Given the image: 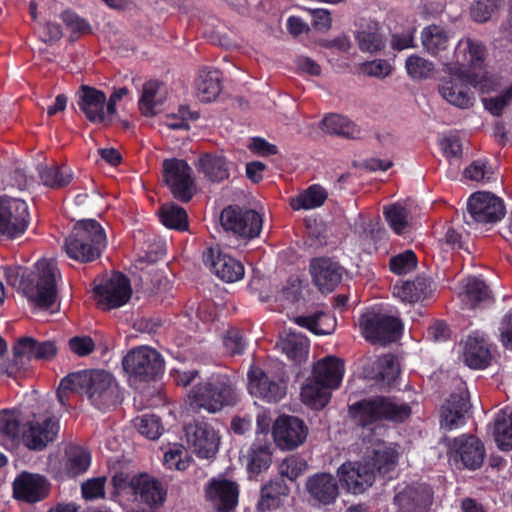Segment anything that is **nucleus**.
<instances>
[{"instance_id":"nucleus-5","label":"nucleus","mask_w":512,"mask_h":512,"mask_svg":"<svg viewBox=\"0 0 512 512\" xmlns=\"http://www.w3.org/2000/svg\"><path fill=\"white\" fill-rule=\"evenodd\" d=\"M106 244V234L101 225L93 219H86L75 224L64 248L70 258L91 262L101 255Z\"/></svg>"},{"instance_id":"nucleus-18","label":"nucleus","mask_w":512,"mask_h":512,"mask_svg":"<svg viewBox=\"0 0 512 512\" xmlns=\"http://www.w3.org/2000/svg\"><path fill=\"white\" fill-rule=\"evenodd\" d=\"M484 456L483 444L473 436L462 435L455 438L450 447V460L471 470L481 466Z\"/></svg>"},{"instance_id":"nucleus-46","label":"nucleus","mask_w":512,"mask_h":512,"mask_svg":"<svg viewBox=\"0 0 512 512\" xmlns=\"http://www.w3.org/2000/svg\"><path fill=\"white\" fill-rule=\"evenodd\" d=\"M288 487L282 480L270 482L262 488L258 509L266 512L277 508L281 504V498L288 495Z\"/></svg>"},{"instance_id":"nucleus-52","label":"nucleus","mask_w":512,"mask_h":512,"mask_svg":"<svg viewBox=\"0 0 512 512\" xmlns=\"http://www.w3.org/2000/svg\"><path fill=\"white\" fill-rule=\"evenodd\" d=\"M491 299L490 291L482 280L468 278L464 285V300L471 306L477 307L488 303Z\"/></svg>"},{"instance_id":"nucleus-24","label":"nucleus","mask_w":512,"mask_h":512,"mask_svg":"<svg viewBox=\"0 0 512 512\" xmlns=\"http://www.w3.org/2000/svg\"><path fill=\"white\" fill-rule=\"evenodd\" d=\"M13 494L18 500L35 503L48 495V484L39 474L23 472L13 482Z\"/></svg>"},{"instance_id":"nucleus-31","label":"nucleus","mask_w":512,"mask_h":512,"mask_svg":"<svg viewBox=\"0 0 512 512\" xmlns=\"http://www.w3.org/2000/svg\"><path fill=\"white\" fill-rule=\"evenodd\" d=\"M451 36L442 26L432 24L421 31V43L423 49L433 57L438 58L441 64L442 58L450 55L447 53Z\"/></svg>"},{"instance_id":"nucleus-3","label":"nucleus","mask_w":512,"mask_h":512,"mask_svg":"<svg viewBox=\"0 0 512 512\" xmlns=\"http://www.w3.org/2000/svg\"><path fill=\"white\" fill-rule=\"evenodd\" d=\"M487 48L480 41L470 36L460 38L450 55L442 58L443 73L459 79H466L469 85L478 87V71L484 66Z\"/></svg>"},{"instance_id":"nucleus-29","label":"nucleus","mask_w":512,"mask_h":512,"mask_svg":"<svg viewBox=\"0 0 512 512\" xmlns=\"http://www.w3.org/2000/svg\"><path fill=\"white\" fill-rule=\"evenodd\" d=\"M461 359L472 369H483L488 366L491 353L484 336L473 334L461 343Z\"/></svg>"},{"instance_id":"nucleus-48","label":"nucleus","mask_w":512,"mask_h":512,"mask_svg":"<svg viewBox=\"0 0 512 512\" xmlns=\"http://www.w3.org/2000/svg\"><path fill=\"white\" fill-rule=\"evenodd\" d=\"M296 323L315 334L327 335L335 330L336 318L330 314L318 312L309 317H298Z\"/></svg>"},{"instance_id":"nucleus-14","label":"nucleus","mask_w":512,"mask_h":512,"mask_svg":"<svg viewBox=\"0 0 512 512\" xmlns=\"http://www.w3.org/2000/svg\"><path fill=\"white\" fill-rule=\"evenodd\" d=\"M59 432L58 420L52 416H38L24 427L22 440L32 450H42L54 441Z\"/></svg>"},{"instance_id":"nucleus-49","label":"nucleus","mask_w":512,"mask_h":512,"mask_svg":"<svg viewBox=\"0 0 512 512\" xmlns=\"http://www.w3.org/2000/svg\"><path fill=\"white\" fill-rule=\"evenodd\" d=\"M34 340L23 338L14 346L13 363L5 370L8 375H13L20 369H25L34 359Z\"/></svg>"},{"instance_id":"nucleus-23","label":"nucleus","mask_w":512,"mask_h":512,"mask_svg":"<svg viewBox=\"0 0 512 512\" xmlns=\"http://www.w3.org/2000/svg\"><path fill=\"white\" fill-rule=\"evenodd\" d=\"M432 503V491L427 485L408 486L394 497L396 512H426Z\"/></svg>"},{"instance_id":"nucleus-54","label":"nucleus","mask_w":512,"mask_h":512,"mask_svg":"<svg viewBox=\"0 0 512 512\" xmlns=\"http://www.w3.org/2000/svg\"><path fill=\"white\" fill-rule=\"evenodd\" d=\"M19 432V417L14 411L0 412V443L13 442Z\"/></svg>"},{"instance_id":"nucleus-57","label":"nucleus","mask_w":512,"mask_h":512,"mask_svg":"<svg viewBox=\"0 0 512 512\" xmlns=\"http://www.w3.org/2000/svg\"><path fill=\"white\" fill-rule=\"evenodd\" d=\"M416 266L417 258L412 250H406L390 259V269L398 275L410 273Z\"/></svg>"},{"instance_id":"nucleus-30","label":"nucleus","mask_w":512,"mask_h":512,"mask_svg":"<svg viewBox=\"0 0 512 512\" xmlns=\"http://www.w3.org/2000/svg\"><path fill=\"white\" fill-rule=\"evenodd\" d=\"M207 499L220 512L233 509L238 502V487L226 479H214L206 489Z\"/></svg>"},{"instance_id":"nucleus-53","label":"nucleus","mask_w":512,"mask_h":512,"mask_svg":"<svg viewBox=\"0 0 512 512\" xmlns=\"http://www.w3.org/2000/svg\"><path fill=\"white\" fill-rule=\"evenodd\" d=\"M249 472L258 474L266 470L271 463V452L268 445L252 446L246 456Z\"/></svg>"},{"instance_id":"nucleus-35","label":"nucleus","mask_w":512,"mask_h":512,"mask_svg":"<svg viewBox=\"0 0 512 512\" xmlns=\"http://www.w3.org/2000/svg\"><path fill=\"white\" fill-rule=\"evenodd\" d=\"M166 87L156 80L147 81L139 98V108L143 115H155L166 100Z\"/></svg>"},{"instance_id":"nucleus-27","label":"nucleus","mask_w":512,"mask_h":512,"mask_svg":"<svg viewBox=\"0 0 512 512\" xmlns=\"http://www.w3.org/2000/svg\"><path fill=\"white\" fill-rule=\"evenodd\" d=\"M310 274L314 284L322 292H331L342 279V268L329 258H317L310 264Z\"/></svg>"},{"instance_id":"nucleus-45","label":"nucleus","mask_w":512,"mask_h":512,"mask_svg":"<svg viewBox=\"0 0 512 512\" xmlns=\"http://www.w3.org/2000/svg\"><path fill=\"white\" fill-rule=\"evenodd\" d=\"M38 170L42 183L50 188H62L68 185L73 177L72 170L65 165H41Z\"/></svg>"},{"instance_id":"nucleus-12","label":"nucleus","mask_w":512,"mask_h":512,"mask_svg":"<svg viewBox=\"0 0 512 512\" xmlns=\"http://www.w3.org/2000/svg\"><path fill=\"white\" fill-rule=\"evenodd\" d=\"M308 436V427L295 416L282 415L273 425V438L282 450H293L301 446Z\"/></svg>"},{"instance_id":"nucleus-51","label":"nucleus","mask_w":512,"mask_h":512,"mask_svg":"<svg viewBox=\"0 0 512 512\" xmlns=\"http://www.w3.org/2000/svg\"><path fill=\"white\" fill-rule=\"evenodd\" d=\"M384 215L391 229L399 235L409 230V214L406 208L400 203H394L385 207Z\"/></svg>"},{"instance_id":"nucleus-62","label":"nucleus","mask_w":512,"mask_h":512,"mask_svg":"<svg viewBox=\"0 0 512 512\" xmlns=\"http://www.w3.org/2000/svg\"><path fill=\"white\" fill-rule=\"evenodd\" d=\"M306 470V462L296 456L284 459L279 465V472L282 476L293 481Z\"/></svg>"},{"instance_id":"nucleus-42","label":"nucleus","mask_w":512,"mask_h":512,"mask_svg":"<svg viewBox=\"0 0 512 512\" xmlns=\"http://www.w3.org/2000/svg\"><path fill=\"white\" fill-rule=\"evenodd\" d=\"M197 166L213 182H221L229 176L228 163L222 155L206 154L198 160Z\"/></svg>"},{"instance_id":"nucleus-8","label":"nucleus","mask_w":512,"mask_h":512,"mask_svg":"<svg viewBox=\"0 0 512 512\" xmlns=\"http://www.w3.org/2000/svg\"><path fill=\"white\" fill-rule=\"evenodd\" d=\"M28 223V206L24 200L0 197V236L19 237L26 231Z\"/></svg>"},{"instance_id":"nucleus-7","label":"nucleus","mask_w":512,"mask_h":512,"mask_svg":"<svg viewBox=\"0 0 512 512\" xmlns=\"http://www.w3.org/2000/svg\"><path fill=\"white\" fill-rule=\"evenodd\" d=\"M359 327L363 337L374 344L395 341L400 337L403 328L397 317L374 311H368L361 315Z\"/></svg>"},{"instance_id":"nucleus-9","label":"nucleus","mask_w":512,"mask_h":512,"mask_svg":"<svg viewBox=\"0 0 512 512\" xmlns=\"http://www.w3.org/2000/svg\"><path fill=\"white\" fill-rule=\"evenodd\" d=\"M220 222L226 231L245 240L258 237L263 225L262 216L258 212L234 207L222 211Z\"/></svg>"},{"instance_id":"nucleus-38","label":"nucleus","mask_w":512,"mask_h":512,"mask_svg":"<svg viewBox=\"0 0 512 512\" xmlns=\"http://www.w3.org/2000/svg\"><path fill=\"white\" fill-rule=\"evenodd\" d=\"M400 373L399 364L392 355H385L377 359L371 368H365L364 374L367 378L383 382L384 385H391Z\"/></svg>"},{"instance_id":"nucleus-28","label":"nucleus","mask_w":512,"mask_h":512,"mask_svg":"<svg viewBox=\"0 0 512 512\" xmlns=\"http://www.w3.org/2000/svg\"><path fill=\"white\" fill-rule=\"evenodd\" d=\"M305 488L309 497L320 505L332 504L339 495L336 479L328 473H316L306 480Z\"/></svg>"},{"instance_id":"nucleus-36","label":"nucleus","mask_w":512,"mask_h":512,"mask_svg":"<svg viewBox=\"0 0 512 512\" xmlns=\"http://www.w3.org/2000/svg\"><path fill=\"white\" fill-rule=\"evenodd\" d=\"M221 74L216 69L203 68L195 82L197 98L202 102H211L221 93Z\"/></svg>"},{"instance_id":"nucleus-32","label":"nucleus","mask_w":512,"mask_h":512,"mask_svg":"<svg viewBox=\"0 0 512 512\" xmlns=\"http://www.w3.org/2000/svg\"><path fill=\"white\" fill-rule=\"evenodd\" d=\"M469 408L470 405L466 391L452 395L443 407L441 419L442 427L452 430L462 426Z\"/></svg>"},{"instance_id":"nucleus-58","label":"nucleus","mask_w":512,"mask_h":512,"mask_svg":"<svg viewBox=\"0 0 512 512\" xmlns=\"http://www.w3.org/2000/svg\"><path fill=\"white\" fill-rule=\"evenodd\" d=\"M134 426L148 439H157L162 433L159 418L155 415H142L134 420Z\"/></svg>"},{"instance_id":"nucleus-39","label":"nucleus","mask_w":512,"mask_h":512,"mask_svg":"<svg viewBox=\"0 0 512 512\" xmlns=\"http://www.w3.org/2000/svg\"><path fill=\"white\" fill-rule=\"evenodd\" d=\"M330 387H326L321 382L312 377L307 379L301 389L302 402L315 410L324 408L330 400Z\"/></svg>"},{"instance_id":"nucleus-26","label":"nucleus","mask_w":512,"mask_h":512,"mask_svg":"<svg viewBox=\"0 0 512 512\" xmlns=\"http://www.w3.org/2000/svg\"><path fill=\"white\" fill-rule=\"evenodd\" d=\"M78 96V105L91 122L102 123L111 120V116L107 114V99L102 91L82 86Z\"/></svg>"},{"instance_id":"nucleus-63","label":"nucleus","mask_w":512,"mask_h":512,"mask_svg":"<svg viewBox=\"0 0 512 512\" xmlns=\"http://www.w3.org/2000/svg\"><path fill=\"white\" fill-rule=\"evenodd\" d=\"M485 108L494 115H499L505 106L512 103V84L500 95L485 98L483 100Z\"/></svg>"},{"instance_id":"nucleus-4","label":"nucleus","mask_w":512,"mask_h":512,"mask_svg":"<svg viewBox=\"0 0 512 512\" xmlns=\"http://www.w3.org/2000/svg\"><path fill=\"white\" fill-rule=\"evenodd\" d=\"M238 400L239 394L230 379L225 375H213L193 387L186 403L194 411L214 414L235 405Z\"/></svg>"},{"instance_id":"nucleus-1","label":"nucleus","mask_w":512,"mask_h":512,"mask_svg":"<svg viewBox=\"0 0 512 512\" xmlns=\"http://www.w3.org/2000/svg\"><path fill=\"white\" fill-rule=\"evenodd\" d=\"M68 391L86 395L90 403L102 411L115 407L120 402L114 377L103 370L79 371L63 378L57 393L62 404L65 403V393Z\"/></svg>"},{"instance_id":"nucleus-61","label":"nucleus","mask_w":512,"mask_h":512,"mask_svg":"<svg viewBox=\"0 0 512 512\" xmlns=\"http://www.w3.org/2000/svg\"><path fill=\"white\" fill-rule=\"evenodd\" d=\"M90 454L83 449L73 450L68 458L67 469L70 475L76 476L85 472L90 466Z\"/></svg>"},{"instance_id":"nucleus-40","label":"nucleus","mask_w":512,"mask_h":512,"mask_svg":"<svg viewBox=\"0 0 512 512\" xmlns=\"http://www.w3.org/2000/svg\"><path fill=\"white\" fill-rule=\"evenodd\" d=\"M327 197L328 193L322 186L313 184L291 198L290 205L296 211L312 210L322 206Z\"/></svg>"},{"instance_id":"nucleus-20","label":"nucleus","mask_w":512,"mask_h":512,"mask_svg":"<svg viewBox=\"0 0 512 512\" xmlns=\"http://www.w3.org/2000/svg\"><path fill=\"white\" fill-rule=\"evenodd\" d=\"M466 79L457 77H443L437 90L441 98L448 104L459 109H469L473 106L475 97L468 87Z\"/></svg>"},{"instance_id":"nucleus-22","label":"nucleus","mask_w":512,"mask_h":512,"mask_svg":"<svg viewBox=\"0 0 512 512\" xmlns=\"http://www.w3.org/2000/svg\"><path fill=\"white\" fill-rule=\"evenodd\" d=\"M248 390L252 396L267 402H277L286 393L283 384L270 380L265 372L256 366H252L248 372Z\"/></svg>"},{"instance_id":"nucleus-15","label":"nucleus","mask_w":512,"mask_h":512,"mask_svg":"<svg viewBox=\"0 0 512 512\" xmlns=\"http://www.w3.org/2000/svg\"><path fill=\"white\" fill-rule=\"evenodd\" d=\"M467 209L472 219L479 223H495L505 214L501 198L490 192H476L471 195Z\"/></svg>"},{"instance_id":"nucleus-34","label":"nucleus","mask_w":512,"mask_h":512,"mask_svg":"<svg viewBox=\"0 0 512 512\" xmlns=\"http://www.w3.org/2000/svg\"><path fill=\"white\" fill-rule=\"evenodd\" d=\"M277 347L289 359L295 363H301L307 358L309 342L303 334L289 329L281 334Z\"/></svg>"},{"instance_id":"nucleus-21","label":"nucleus","mask_w":512,"mask_h":512,"mask_svg":"<svg viewBox=\"0 0 512 512\" xmlns=\"http://www.w3.org/2000/svg\"><path fill=\"white\" fill-rule=\"evenodd\" d=\"M398 457L399 452L394 444L379 439L369 440L364 456L374 472L378 471L381 474H386L394 469Z\"/></svg>"},{"instance_id":"nucleus-60","label":"nucleus","mask_w":512,"mask_h":512,"mask_svg":"<svg viewBox=\"0 0 512 512\" xmlns=\"http://www.w3.org/2000/svg\"><path fill=\"white\" fill-rule=\"evenodd\" d=\"M198 118L196 113H192L186 106H180L177 113H169L166 115L164 124L169 129L187 130L189 129V121Z\"/></svg>"},{"instance_id":"nucleus-43","label":"nucleus","mask_w":512,"mask_h":512,"mask_svg":"<svg viewBox=\"0 0 512 512\" xmlns=\"http://www.w3.org/2000/svg\"><path fill=\"white\" fill-rule=\"evenodd\" d=\"M358 47L363 52L375 53L385 46V38L375 23L362 27L355 34Z\"/></svg>"},{"instance_id":"nucleus-59","label":"nucleus","mask_w":512,"mask_h":512,"mask_svg":"<svg viewBox=\"0 0 512 512\" xmlns=\"http://www.w3.org/2000/svg\"><path fill=\"white\" fill-rule=\"evenodd\" d=\"M465 177L473 181L489 182L494 178V169L486 160H475L466 168Z\"/></svg>"},{"instance_id":"nucleus-16","label":"nucleus","mask_w":512,"mask_h":512,"mask_svg":"<svg viewBox=\"0 0 512 512\" xmlns=\"http://www.w3.org/2000/svg\"><path fill=\"white\" fill-rule=\"evenodd\" d=\"M98 305L106 309L118 308L128 302L131 297V286L127 277L113 274L105 283L94 289Z\"/></svg>"},{"instance_id":"nucleus-47","label":"nucleus","mask_w":512,"mask_h":512,"mask_svg":"<svg viewBox=\"0 0 512 512\" xmlns=\"http://www.w3.org/2000/svg\"><path fill=\"white\" fill-rule=\"evenodd\" d=\"M405 70L412 80H426L435 74L436 66L433 61L419 54H411L405 60Z\"/></svg>"},{"instance_id":"nucleus-2","label":"nucleus","mask_w":512,"mask_h":512,"mask_svg":"<svg viewBox=\"0 0 512 512\" xmlns=\"http://www.w3.org/2000/svg\"><path fill=\"white\" fill-rule=\"evenodd\" d=\"M7 281L17 287L29 303L39 309H49L57 300L56 277L58 269L53 260L41 259L35 271L25 276L20 267L5 270Z\"/></svg>"},{"instance_id":"nucleus-13","label":"nucleus","mask_w":512,"mask_h":512,"mask_svg":"<svg viewBox=\"0 0 512 512\" xmlns=\"http://www.w3.org/2000/svg\"><path fill=\"white\" fill-rule=\"evenodd\" d=\"M202 259L206 267L227 283L239 281L245 274L242 263L223 253L219 246L207 248L203 252Z\"/></svg>"},{"instance_id":"nucleus-64","label":"nucleus","mask_w":512,"mask_h":512,"mask_svg":"<svg viewBox=\"0 0 512 512\" xmlns=\"http://www.w3.org/2000/svg\"><path fill=\"white\" fill-rule=\"evenodd\" d=\"M223 345L227 353L230 355L241 354L245 348V341L240 333L236 329L229 330L224 338Z\"/></svg>"},{"instance_id":"nucleus-55","label":"nucleus","mask_w":512,"mask_h":512,"mask_svg":"<svg viewBox=\"0 0 512 512\" xmlns=\"http://www.w3.org/2000/svg\"><path fill=\"white\" fill-rule=\"evenodd\" d=\"M499 7V0H474L469 7V14L474 22L486 23Z\"/></svg>"},{"instance_id":"nucleus-6","label":"nucleus","mask_w":512,"mask_h":512,"mask_svg":"<svg viewBox=\"0 0 512 512\" xmlns=\"http://www.w3.org/2000/svg\"><path fill=\"white\" fill-rule=\"evenodd\" d=\"M353 418L362 426L378 420L403 421L411 414L410 407L392 398L374 397L356 402L350 406Z\"/></svg>"},{"instance_id":"nucleus-17","label":"nucleus","mask_w":512,"mask_h":512,"mask_svg":"<svg viewBox=\"0 0 512 512\" xmlns=\"http://www.w3.org/2000/svg\"><path fill=\"white\" fill-rule=\"evenodd\" d=\"M340 482L347 491L353 494H361L372 486L375 480L374 469L364 459L363 462H347L342 464L337 471Z\"/></svg>"},{"instance_id":"nucleus-56","label":"nucleus","mask_w":512,"mask_h":512,"mask_svg":"<svg viewBox=\"0 0 512 512\" xmlns=\"http://www.w3.org/2000/svg\"><path fill=\"white\" fill-rule=\"evenodd\" d=\"M163 462L168 469L183 471L189 467L190 458L182 445L174 444L165 451Z\"/></svg>"},{"instance_id":"nucleus-37","label":"nucleus","mask_w":512,"mask_h":512,"mask_svg":"<svg viewBox=\"0 0 512 512\" xmlns=\"http://www.w3.org/2000/svg\"><path fill=\"white\" fill-rule=\"evenodd\" d=\"M432 294L431 283L426 278L403 281L394 285L393 295L402 302L414 303L428 298Z\"/></svg>"},{"instance_id":"nucleus-41","label":"nucleus","mask_w":512,"mask_h":512,"mask_svg":"<svg viewBox=\"0 0 512 512\" xmlns=\"http://www.w3.org/2000/svg\"><path fill=\"white\" fill-rule=\"evenodd\" d=\"M319 125L325 133L329 134L340 135L348 138H356L361 134L360 129L355 123L338 114L327 115Z\"/></svg>"},{"instance_id":"nucleus-33","label":"nucleus","mask_w":512,"mask_h":512,"mask_svg":"<svg viewBox=\"0 0 512 512\" xmlns=\"http://www.w3.org/2000/svg\"><path fill=\"white\" fill-rule=\"evenodd\" d=\"M343 374V363L336 357L328 356L315 364L312 378L326 387L336 389L343 379Z\"/></svg>"},{"instance_id":"nucleus-50","label":"nucleus","mask_w":512,"mask_h":512,"mask_svg":"<svg viewBox=\"0 0 512 512\" xmlns=\"http://www.w3.org/2000/svg\"><path fill=\"white\" fill-rule=\"evenodd\" d=\"M159 217L164 226L170 229L184 231L188 228L186 211L174 204L167 203L159 211Z\"/></svg>"},{"instance_id":"nucleus-19","label":"nucleus","mask_w":512,"mask_h":512,"mask_svg":"<svg viewBox=\"0 0 512 512\" xmlns=\"http://www.w3.org/2000/svg\"><path fill=\"white\" fill-rule=\"evenodd\" d=\"M187 443L200 458L213 457L219 447L218 433L207 423L189 424L185 428Z\"/></svg>"},{"instance_id":"nucleus-25","label":"nucleus","mask_w":512,"mask_h":512,"mask_svg":"<svg viewBox=\"0 0 512 512\" xmlns=\"http://www.w3.org/2000/svg\"><path fill=\"white\" fill-rule=\"evenodd\" d=\"M130 485L131 491L139 500L151 508H157L165 502L166 490L154 477L147 474L135 475Z\"/></svg>"},{"instance_id":"nucleus-10","label":"nucleus","mask_w":512,"mask_h":512,"mask_svg":"<svg viewBox=\"0 0 512 512\" xmlns=\"http://www.w3.org/2000/svg\"><path fill=\"white\" fill-rule=\"evenodd\" d=\"M123 368L131 376L148 380L163 372V360L155 349L142 346L124 357Z\"/></svg>"},{"instance_id":"nucleus-44","label":"nucleus","mask_w":512,"mask_h":512,"mask_svg":"<svg viewBox=\"0 0 512 512\" xmlns=\"http://www.w3.org/2000/svg\"><path fill=\"white\" fill-rule=\"evenodd\" d=\"M494 439L502 451L512 450V411L505 409L495 419Z\"/></svg>"},{"instance_id":"nucleus-11","label":"nucleus","mask_w":512,"mask_h":512,"mask_svg":"<svg viewBox=\"0 0 512 512\" xmlns=\"http://www.w3.org/2000/svg\"><path fill=\"white\" fill-rule=\"evenodd\" d=\"M163 179L174 197L189 201L194 193V178L191 167L181 159H166L163 162Z\"/></svg>"}]
</instances>
